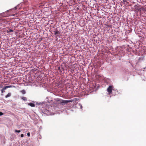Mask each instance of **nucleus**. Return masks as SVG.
Returning a JSON list of instances; mask_svg holds the SVG:
<instances>
[{
  "mask_svg": "<svg viewBox=\"0 0 146 146\" xmlns=\"http://www.w3.org/2000/svg\"><path fill=\"white\" fill-rule=\"evenodd\" d=\"M72 101L73 100H62L60 102L59 104H62V106H64L65 104H67L70 102H72Z\"/></svg>",
  "mask_w": 146,
  "mask_h": 146,
  "instance_id": "f257e3e1",
  "label": "nucleus"
},
{
  "mask_svg": "<svg viewBox=\"0 0 146 146\" xmlns=\"http://www.w3.org/2000/svg\"><path fill=\"white\" fill-rule=\"evenodd\" d=\"M113 88V86H110L107 88V90L108 93V94L110 95L112 93V90Z\"/></svg>",
  "mask_w": 146,
  "mask_h": 146,
  "instance_id": "f03ea898",
  "label": "nucleus"
},
{
  "mask_svg": "<svg viewBox=\"0 0 146 146\" xmlns=\"http://www.w3.org/2000/svg\"><path fill=\"white\" fill-rule=\"evenodd\" d=\"M11 87V86H6L4 88L2 89L1 90V92L2 93H3L4 92H5V90H6L7 88H10Z\"/></svg>",
  "mask_w": 146,
  "mask_h": 146,
  "instance_id": "7ed1b4c3",
  "label": "nucleus"
},
{
  "mask_svg": "<svg viewBox=\"0 0 146 146\" xmlns=\"http://www.w3.org/2000/svg\"><path fill=\"white\" fill-rule=\"evenodd\" d=\"M28 105L31 106V107H34L35 106V105L34 104L32 103H29V104H28Z\"/></svg>",
  "mask_w": 146,
  "mask_h": 146,
  "instance_id": "20e7f679",
  "label": "nucleus"
},
{
  "mask_svg": "<svg viewBox=\"0 0 146 146\" xmlns=\"http://www.w3.org/2000/svg\"><path fill=\"white\" fill-rule=\"evenodd\" d=\"M11 94L10 93H9L7 95H6L5 96V98H7L9 97H10L11 96Z\"/></svg>",
  "mask_w": 146,
  "mask_h": 146,
  "instance_id": "39448f33",
  "label": "nucleus"
},
{
  "mask_svg": "<svg viewBox=\"0 0 146 146\" xmlns=\"http://www.w3.org/2000/svg\"><path fill=\"white\" fill-rule=\"evenodd\" d=\"M54 34L55 35H57L59 33V32L58 30H56L54 31Z\"/></svg>",
  "mask_w": 146,
  "mask_h": 146,
  "instance_id": "423d86ee",
  "label": "nucleus"
},
{
  "mask_svg": "<svg viewBox=\"0 0 146 146\" xmlns=\"http://www.w3.org/2000/svg\"><path fill=\"white\" fill-rule=\"evenodd\" d=\"M23 94H25L26 93V91L24 90H23L21 92Z\"/></svg>",
  "mask_w": 146,
  "mask_h": 146,
  "instance_id": "0eeeda50",
  "label": "nucleus"
},
{
  "mask_svg": "<svg viewBox=\"0 0 146 146\" xmlns=\"http://www.w3.org/2000/svg\"><path fill=\"white\" fill-rule=\"evenodd\" d=\"M22 99L24 101H26L27 100V98L25 97H23Z\"/></svg>",
  "mask_w": 146,
  "mask_h": 146,
  "instance_id": "6e6552de",
  "label": "nucleus"
},
{
  "mask_svg": "<svg viewBox=\"0 0 146 146\" xmlns=\"http://www.w3.org/2000/svg\"><path fill=\"white\" fill-rule=\"evenodd\" d=\"M15 132H16V133H19L21 132V131L20 130H15Z\"/></svg>",
  "mask_w": 146,
  "mask_h": 146,
  "instance_id": "1a4fd4ad",
  "label": "nucleus"
},
{
  "mask_svg": "<svg viewBox=\"0 0 146 146\" xmlns=\"http://www.w3.org/2000/svg\"><path fill=\"white\" fill-rule=\"evenodd\" d=\"M12 32H13V31L11 29H9L8 31H7L8 33H9Z\"/></svg>",
  "mask_w": 146,
  "mask_h": 146,
  "instance_id": "9d476101",
  "label": "nucleus"
},
{
  "mask_svg": "<svg viewBox=\"0 0 146 146\" xmlns=\"http://www.w3.org/2000/svg\"><path fill=\"white\" fill-rule=\"evenodd\" d=\"M17 7H18V6H17L15 7L14 8H13V9L16 10L18 8Z\"/></svg>",
  "mask_w": 146,
  "mask_h": 146,
  "instance_id": "9b49d317",
  "label": "nucleus"
},
{
  "mask_svg": "<svg viewBox=\"0 0 146 146\" xmlns=\"http://www.w3.org/2000/svg\"><path fill=\"white\" fill-rule=\"evenodd\" d=\"M3 114V113L0 111V116L2 115Z\"/></svg>",
  "mask_w": 146,
  "mask_h": 146,
  "instance_id": "f8f14e48",
  "label": "nucleus"
},
{
  "mask_svg": "<svg viewBox=\"0 0 146 146\" xmlns=\"http://www.w3.org/2000/svg\"><path fill=\"white\" fill-rule=\"evenodd\" d=\"M27 135L29 137L30 136V133H27Z\"/></svg>",
  "mask_w": 146,
  "mask_h": 146,
  "instance_id": "ddd939ff",
  "label": "nucleus"
},
{
  "mask_svg": "<svg viewBox=\"0 0 146 146\" xmlns=\"http://www.w3.org/2000/svg\"><path fill=\"white\" fill-rule=\"evenodd\" d=\"M21 137H24V135L23 134H21Z\"/></svg>",
  "mask_w": 146,
  "mask_h": 146,
  "instance_id": "4468645a",
  "label": "nucleus"
},
{
  "mask_svg": "<svg viewBox=\"0 0 146 146\" xmlns=\"http://www.w3.org/2000/svg\"><path fill=\"white\" fill-rule=\"evenodd\" d=\"M5 13H5H5H3V15H4V14H5Z\"/></svg>",
  "mask_w": 146,
  "mask_h": 146,
  "instance_id": "2eb2a0df",
  "label": "nucleus"
},
{
  "mask_svg": "<svg viewBox=\"0 0 146 146\" xmlns=\"http://www.w3.org/2000/svg\"><path fill=\"white\" fill-rule=\"evenodd\" d=\"M9 11V10H7V12H8V11Z\"/></svg>",
  "mask_w": 146,
  "mask_h": 146,
  "instance_id": "dca6fc26",
  "label": "nucleus"
}]
</instances>
